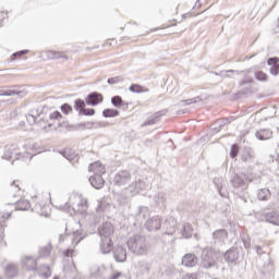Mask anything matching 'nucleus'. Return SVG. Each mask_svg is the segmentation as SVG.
I'll list each match as a JSON object with an SVG mask.
<instances>
[{
    "instance_id": "1",
    "label": "nucleus",
    "mask_w": 279,
    "mask_h": 279,
    "mask_svg": "<svg viewBox=\"0 0 279 279\" xmlns=\"http://www.w3.org/2000/svg\"><path fill=\"white\" fill-rule=\"evenodd\" d=\"M100 236V252L101 254H110L112 252V234H114V227L110 222H105L98 228Z\"/></svg>"
},
{
    "instance_id": "2",
    "label": "nucleus",
    "mask_w": 279,
    "mask_h": 279,
    "mask_svg": "<svg viewBox=\"0 0 279 279\" xmlns=\"http://www.w3.org/2000/svg\"><path fill=\"white\" fill-rule=\"evenodd\" d=\"M64 209L71 215L86 217L88 215V199L80 195H72L65 203Z\"/></svg>"
},
{
    "instance_id": "3",
    "label": "nucleus",
    "mask_w": 279,
    "mask_h": 279,
    "mask_svg": "<svg viewBox=\"0 0 279 279\" xmlns=\"http://www.w3.org/2000/svg\"><path fill=\"white\" fill-rule=\"evenodd\" d=\"M126 245L133 254L145 256L147 254V238L143 234H134L129 238Z\"/></svg>"
},
{
    "instance_id": "4",
    "label": "nucleus",
    "mask_w": 279,
    "mask_h": 279,
    "mask_svg": "<svg viewBox=\"0 0 279 279\" xmlns=\"http://www.w3.org/2000/svg\"><path fill=\"white\" fill-rule=\"evenodd\" d=\"M217 260H219V255L210 247H206L202 252L199 267L201 269H213L217 267Z\"/></svg>"
},
{
    "instance_id": "5",
    "label": "nucleus",
    "mask_w": 279,
    "mask_h": 279,
    "mask_svg": "<svg viewBox=\"0 0 279 279\" xmlns=\"http://www.w3.org/2000/svg\"><path fill=\"white\" fill-rule=\"evenodd\" d=\"M148 186L149 184H147L145 180H137L131 183L128 187H125L122 191V195L123 197H125V202H128V199H132V197H136V195L141 193V191H147Z\"/></svg>"
},
{
    "instance_id": "6",
    "label": "nucleus",
    "mask_w": 279,
    "mask_h": 279,
    "mask_svg": "<svg viewBox=\"0 0 279 279\" xmlns=\"http://www.w3.org/2000/svg\"><path fill=\"white\" fill-rule=\"evenodd\" d=\"M8 206H11V210L1 211L0 213V221H5L7 219H10L12 217V213L14 210H29L32 208V204L27 199H20L14 204H9Z\"/></svg>"
},
{
    "instance_id": "7",
    "label": "nucleus",
    "mask_w": 279,
    "mask_h": 279,
    "mask_svg": "<svg viewBox=\"0 0 279 279\" xmlns=\"http://www.w3.org/2000/svg\"><path fill=\"white\" fill-rule=\"evenodd\" d=\"M129 182H132V173L128 170L118 171L113 178V184L116 186H125Z\"/></svg>"
},
{
    "instance_id": "8",
    "label": "nucleus",
    "mask_w": 279,
    "mask_h": 279,
    "mask_svg": "<svg viewBox=\"0 0 279 279\" xmlns=\"http://www.w3.org/2000/svg\"><path fill=\"white\" fill-rule=\"evenodd\" d=\"M258 221L271 223V226H279V214L277 211H267L257 215Z\"/></svg>"
},
{
    "instance_id": "9",
    "label": "nucleus",
    "mask_w": 279,
    "mask_h": 279,
    "mask_svg": "<svg viewBox=\"0 0 279 279\" xmlns=\"http://www.w3.org/2000/svg\"><path fill=\"white\" fill-rule=\"evenodd\" d=\"M21 148L16 144L7 147L3 158L5 160H19L21 158Z\"/></svg>"
},
{
    "instance_id": "10",
    "label": "nucleus",
    "mask_w": 279,
    "mask_h": 279,
    "mask_svg": "<svg viewBox=\"0 0 279 279\" xmlns=\"http://www.w3.org/2000/svg\"><path fill=\"white\" fill-rule=\"evenodd\" d=\"M161 226L162 219L159 216H154L145 222V228L148 232H156V230H160Z\"/></svg>"
},
{
    "instance_id": "11",
    "label": "nucleus",
    "mask_w": 279,
    "mask_h": 279,
    "mask_svg": "<svg viewBox=\"0 0 279 279\" xmlns=\"http://www.w3.org/2000/svg\"><path fill=\"white\" fill-rule=\"evenodd\" d=\"M104 101V96L97 92H93L85 98L87 106H99Z\"/></svg>"
},
{
    "instance_id": "12",
    "label": "nucleus",
    "mask_w": 279,
    "mask_h": 279,
    "mask_svg": "<svg viewBox=\"0 0 279 279\" xmlns=\"http://www.w3.org/2000/svg\"><path fill=\"white\" fill-rule=\"evenodd\" d=\"M166 205H167L166 193H158L153 197V201L150 202V206H153V208H165Z\"/></svg>"
},
{
    "instance_id": "13",
    "label": "nucleus",
    "mask_w": 279,
    "mask_h": 279,
    "mask_svg": "<svg viewBox=\"0 0 279 279\" xmlns=\"http://www.w3.org/2000/svg\"><path fill=\"white\" fill-rule=\"evenodd\" d=\"M113 258L116 263H125L128 260V248L124 246H118L113 251Z\"/></svg>"
},
{
    "instance_id": "14",
    "label": "nucleus",
    "mask_w": 279,
    "mask_h": 279,
    "mask_svg": "<svg viewBox=\"0 0 279 279\" xmlns=\"http://www.w3.org/2000/svg\"><path fill=\"white\" fill-rule=\"evenodd\" d=\"M247 182H250V179L247 178V174H236L232 180V185L234 189H243L247 186Z\"/></svg>"
},
{
    "instance_id": "15",
    "label": "nucleus",
    "mask_w": 279,
    "mask_h": 279,
    "mask_svg": "<svg viewBox=\"0 0 279 279\" xmlns=\"http://www.w3.org/2000/svg\"><path fill=\"white\" fill-rule=\"evenodd\" d=\"M163 228H166V234L173 235L175 234V230L178 228V220L173 217H169L166 219V222L163 223Z\"/></svg>"
},
{
    "instance_id": "16",
    "label": "nucleus",
    "mask_w": 279,
    "mask_h": 279,
    "mask_svg": "<svg viewBox=\"0 0 279 279\" xmlns=\"http://www.w3.org/2000/svg\"><path fill=\"white\" fill-rule=\"evenodd\" d=\"M65 239H71L72 243H75V245H77V243H80V241H82L84 236L82 235V231H75L73 235H69L66 233H61L59 235L60 243H62V241H64Z\"/></svg>"
},
{
    "instance_id": "17",
    "label": "nucleus",
    "mask_w": 279,
    "mask_h": 279,
    "mask_svg": "<svg viewBox=\"0 0 279 279\" xmlns=\"http://www.w3.org/2000/svg\"><path fill=\"white\" fill-rule=\"evenodd\" d=\"M214 243H226L228 240V231L226 229H218L213 232Z\"/></svg>"
},
{
    "instance_id": "18",
    "label": "nucleus",
    "mask_w": 279,
    "mask_h": 279,
    "mask_svg": "<svg viewBox=\"0 0 279 279\" xmlns=\"http://www.w3.org/2000/svg\"><path fill=\"white\" fill-rule=\"evenodd\" d=\"M197 263V256H195L193 253H187L182 257V265L184 267H195Z\"/></svg>"
},
{
    "instance_id": "19",
    "label": "nucleus",
    "mask_w": 279,
    "mask_h": 279,
    "mask_svg": "<svg viewBox=\"0 0 279 279\" xmlns=\"http://www.w3.org/2000/svg\"><path fill=\"white\" fill-rule=\"evenodd\" d=\"M23 268L26 269V271H36L38 267V263L36 259L32 256L25 257L23 260Z\"/></svg>"
},
{
    "instance_id": "20",
    "label": "nucleus",
    "mask_w": 279,
    "mask_h": 279,
    "mask_svg": "<svg viewBox=\"0 0 279 279\" xmlns=\"http://www.w3.org/2000/svg\"><path fill=\"white\" fill-rule=\"evenodd\" d=\"M15 95H17V97H25L27 93L24 90L12 89V88L0 89V97H14Z\"/></svg>"
},
{
    "instance_id": "21",
    "label": "nucleus",
    "mask_w": 279,
    "mask_h": 279,
    "mask_svg": "<svg viewBox=\"0 0 279 279\" xmlns=\"http://www.w3.org/2000/svg\"><path fill=\"white\" fill-rule=\"evenodd\" d=\"M101 175L102 174H93L89 177V182L94 189H104V184H106V181Z\"/></svg>"
},
{
    "instance_id": "22",
    "label": "nucleus",
    "mask_w": 279,
    "mask_h": 279,
    "mask_svg": "<svg viewBox=\"0 0 279 279\" xmlns=\"http://www.w3.org/2000/svg\"><path fill=\"white\" fill-rule=\"evenodd\" d=\"M89 171H92L94 175H104L106 173V166H104L101 161H95L89 165Z\"/></svg>"
},
{
    "instance_id": "23",
    "label": "nucleus",
    "mask_w": 279,
    "mask_h": 279,
    "mask_svg": "<svg viewBox=\"0 0 279 279\" xmlns=\"http://www.w3.org/2000/svg\"><path fill=\"white\" fill-rule=\"evenodd\" d=\"M272 136H274V131H271L270 129H259L255 133V137L258 141H269V138H271Z\"/></svg>"
},
{
    "instance_id": "24",
    "label": "nucleus",
    "mask_w": 279,
    "mask_h": 279,
    "mask_svg": "<svg viewBox=\"0 0 279 279\" xmlns=\"http://www.w3.org/2000/svg\"><path fill=\"white\" fill-rule=\"evenodd\" d=\"M180 233L182 239H191V236H193V226L189 222H183Z\"/></svg>"
},
{
    "instance_id": "25",
    "label": "nucleus",
    "mask_w": 279,
    "mask_h": 279,
    "mask_svg": "<svg viewBox=\"0 0 279 279\" xmlns=\"http://www.w3.org/2000/svg\"><path fill=\"white\" fill-rule=\"evenodd\" d=\"M225 259L227 263H234V260H239V251L229 250L225 253Z\"/></svg>"
},
{
    "instance_id": "26",
    "label": "nucleus",
    "mask_w": 279,
    "mask_h": 279,
    "mask_svg": "<svg viewBox=\"0 0 279 279\" xmlns=\"http://www.w3.org/2000/svg\"><path fill=\"white\" fill-rule=\"evenodd\" d=\"M241 159L243 162H253L254 161V150L252 148H244Z\"/></svg>"
},
{
    "instance_id": "27",
    "label": "nucleus",
    "mask_w": 279,
    "mask_h": 279,
    "mask_svg": "<svg viewBox=\"0 0 279 279\" xmlns=\"http://www.w3.org/2000/svg\"><path fill=\"white\" fill-rule=\"evenodd\" d=\"M267 62H268V65L271 66L270 68L271 75H278L279 73L278 58H269Z\"/></svg>"
},
{
    "instance_id": "28",
    "label": "nucleus",
    "mask_w": 279,
    "mask_h": 279,
    "mask_svg": "<svg viewBox=\"0 0 279 279\" xmlns=\"http://www.w3.org/2000/svg\"><path fill=\"white\" fill-rule=\"evenodd\" d=\"M271 197V192L269 191V189H260L257 192V198L259 199V202H267V199H269Z\"/></svg>"
},
{
    "instance_id": "29",
    "label": "nucleus",
    "mask_w": 279,
    "mask_h": 279,
    "mask_svg": "<svg viewBox=\"0 0 279 279\" xmlns=\"http://www.w3.org/2000/svg\"><path fill=\"white\" fill-rule=\"evenodd\" d=\"M63 156L70 162H73V161L75 162V161L80 160V157L77 156V153H75V150L66 149L63 151Z\"/></svg>"
},
{
    "instance_id": "30",
    "label": "nucleus",
    "mask_w": 279,
    "mask_h": 279,
    "mask_svg": "<svg viewBox=\"0 0 279 279\" xmlns=\"http://www.w3.org/2000/svg\"><path fill=\"white\" fill-rule=\"evenodd\" d=\"M86 108V100L84 101L83 99H76L74 100V109L76 112H78V117H82V112Z\"/></svg>"
},
{
    "instance_id": "31",
    "label": "nucleus",
    "mask_w": 279,
    "mask_h": 279,
    "mask_svg": "<svg viewBox=\"0 0 279 279\" xmlns=\"http://www.w3.org/2000/svg\"><path fill=\"white\" fill-rule=\"evenodd\" d=\"M129 90H130L131 93H135V94L149 93V88L144 87V86H141V85H138V84H132V85L129 87Z\"/></svg>"
},
{
    "instance_id": "32",
    "label": "nucleus",
    "mask_w": 279,
    "mask_h": 279,
    "mask_svg": "<svg viewBox=\"0 0 279 279\" xmlns=\"http://www.w3.org/2000/svg\"><path fill=\"white\" fill-rule=\"evenodd\" d=\"M5 274H7L8 278H14V276H16V274H19V267L14 264H10L5 268Z\"/></svg>"
},
{
    "instance_id": "33",
    "label": "nucleus",
    "mask_w": 279,
    "mask_h": 279,
    "mask_svg": "<svg viewBox=\"0 0 279 279\" xmlns=\"http://www.w3.org/2000/svg\"><path fill=\"white\" fill-rule=\"evenodd\" d=\"M34 210L35 213H37V215H41L43 217H49V213H47V206L36 204L34 206Z\"/></svg>"
},
{
    "instance_id": "34",
    "label": "nucleus",
    "mask_w": 279,
    "mask_h": 279,
    "mask_svg": "<svg viewBox=\"0 0 279 279\" xmlns=\"http://www.w3.org/2000/svg\"><path fill=\"white\" fill-rule=\"evenodd\" d=\"M102 116H104L106 119L119 117V110H117V109H105V110L102 111Z\"/></svg>"
},
{
    "instance_id": "35",
    "label": "nucleus",
    "mask_w": 279,
    "mask_h": 279,
    "mask_svg": "<svg viewBox=\"0 0 279 279\" xmlns=\"http://www.w3.org/2000/svg\"><path fill=\"white\" fill-rule=\"evenodd\" d=\"M39 276H41L43 278H51V268H49L48 265H43L40 267Z\"/></svg>"
},
{
    "instance_id": "36",
    "label": "nucleus",
    "mask_w": 279,
    "mask_h": 279,
    "mask_svg": "<svg viewBox=\"0 0 279 279\" xmlns=\"http://www.w3.org/2000/svg\"><path fill=\"white\" fill-rule=\"evenodd\" d=\"M159 119H160L159 116H153V117L148 118L147 121H145L142 124V128H147V125H156V123H158Z\"/></svg>"
},
{
    "instance_id": "37",
    "label": "nucleus",
    "mask_w": 279,
    "mask_h": 279,
    "mask_svg": "<svg viewBox=\"0 0 279 279\" xmlns=\"http://www.w3.org/2000/svg\"><path fill=\"white\" fill-rule=\"evenodd\" d=\"M46 56H47L48 60H59V58H64V56H62V53L56 52L53 50L47 51Z\"/></svg>"
},
{
    "instance_id": "38",
    "label": "nucleus",
    "mask_w": 279,
    "mask_h": 279,
    "mask_svg": "<svg viewBox=\"0 0 279 279\" xmlns=\"http://www.w3.org/2000/svg\"><path fill=\"white\" fill-rule=\"evenodd\" d=\"M49 254H51V245L50 244H48L39 250V256L41 258L49 256Z\"/></svg>"
},
{
    "instance_id": "39",
    "label": "nucleus",
    "mask_w": 279,
    "mask_h": 279,
    "mask_svg": "<svg viewBox=\"0 0 279 279\" xmlns=\"http://www.w3.org/2000/svg\"><path fill=\"white\" fill-rule=\"evenodd\" d=\"M149 215V207L147 206H140L137 209V216L138 217H143V219H145V217H147Z\"/></svg>"
},
{
    "instance_id": "40",
    "label": "nucleus",
    "mask_w": 279,
    "mask_h": 279,
    "mask_svg": "<svg viewBox=\"0 0 279 279\" xmlns=\"http://www.w3.org/2000/svg\"><path fill=\"white\" fill-rule=\"evenodd\" d=\"M111 104L116 108H121V106H123V98H121V96H113L111 98Z\"/></svg>"
},
{
    "instance_id": "41",
    "label": "nucleus",
    "mask_w": 279,
    "mask_h": 279,
    "mask_svg": "<svg viewBox=\"0 0 279 279\" xmlns=\"http://www.w3.org/2000/svg\"><path fill=\"white\" fill-rule=\"evenodd\" d=\"M61 112L63 114H71V113H73V107L69 104H63L61 106Z\"/></svg>"
},
{
    "instance_id": "42",
    "label": "nucleus",
    "mask_w": 279,
    "mask_h": 279,
    "mask_svg": "<svg viewBox=\"0 0 279 279\" xmlns=\"http://www.w3.org/2000/svg\"><path fill=\"white\" fill-rule=\"evenodd\" d=\"M255 77L258 82H267V74L263 71L255 72Z\"/></svg>"
},
{
    "instance_id": "43",
    "label": "nucleus",
    "mask_w": 279,
    "mask_h": 279,
    "mask_svg": "<svg viewBox=\"0 0 279 279\" xmlns=\"http://www.w3.org/2000/svg\"><path fill=\"white\" fill-rule=\"evenodd\" d=\"M239 156V144H233L230 150V158H236Z\"/></svg>"
},
{
    "instance_id": "44",
    "label": "nucleus",
    "mask_w": 279,
    "mask_h": 279,
    "mask_svg": "<svg viewBox=\"0 0 279 279\" xmlns=\"http://www.w3.org/2000/svg\"><path fill=\"white\" fill-rule=\"evenodd\" d=\"M95 114V109H83V111L81 112V117H94Z\"/></svg>"
},
{
    "instance_id": "45",
    "label": "nucleus",
    "mask_w": 279,
    "mask_h": 279,
    "mask_svg": "<svg viewBox=\"0 0 279 279\" xmlns=\"http://www.w3.org/2000/svg\"><path fill=\"white\" fill-rule=\"evenodd\" d=\"M140 265H141V269H142V271L144 274H148L149 272V269H150L149 263L141 262Z\"/></svg>"
},
{
    "instance_id": "46",
    "label": "nucleus",
    "mask_w": 279,
    "mask_h": 279,
    "mask_svg": "<svg viewBox=\"0 0 279 279\" xmlns=\"http://www.w3.org/2000/svg\"><path fill=\"white\" fill-rule=\"evenodd\" d=\"M99 271H101V268H99V266L92 267V276L94 278H99V276H101V274H99Z\"/></svg>"
},
{
    "instance_id": "47",
    "label": "nucleus",
    "mask_w": 279,
    "mask_h": 279,
    "mask_svg": "<svg viewBox=\"0 0 279 279\" xmlns=\"http://www.w3.org/2000/svg\"><path fill=\"white\" fill-rule=\"evenodd\" d=\"M108 84L112 85V84H119V82H123V78H121V76H114L111 78H108Z\"/></svg>"
},
{
    "instance_id": "48",
    "label": "nucleus",
    "mask_w": 279,
    "mask_h": 279,
    "mask_svg": "<svg viewBox=\"0 0 279 279\" xmlns=\"http://www.w3.org/2000/svg\"><path fill=\"white\" fill-rule=\"evenodd\" d=\"M49 119L58 121V119H62V113H60V111H54L49 116Z\"/></svg>"
},
{
    "instance_id": "49",
    "label": "nucleus",
    "mask_w": 279,
    "mask_h": 279,
    "mask_svg": "<svg viewBox=\"0 0 279 279\" xmlns=\"http://www.w3.org/2000/svg\"><path fill=\"white\" fill-rule=\"evenodd\" d=\"M181 279H197V274L187 272V274L183 275Z\"/></svg>"
},
{
    "instance_id": "50",
    "label": "nucleus",
    "mask_w": 279,
    "mask_h": 279,
    "mask_svg": "<svg viewBox=\"0 0 279 279\" xmlns=\"http://www.w3.org/2000/svg\"><path fill=\"white\" fill-rule=\"evenodd\" d=\"M221 179H219V178H215L214 179V184H216V186H217V190H218V193L220 194V195H223V194H221V186L219 185L220 183H221Z\"/></svg>"
},
{
    "instance_id": "51",
    "label": "nucleus",
    "mask_w": 279,
    "mask_h": 279,
    "mask_svg": "<svg viewBox=\"0 0 279 279\" xmlns=\"http://www.w3.org/2000/svg\"><path fill=\"white\" fill-rule=\"evenodd\" d=\"M252 82H254L253 77H245L240 82V86H245V84H252Z\"/></svg>"
},
{
    "instance_id": "52",
    "label": "nucleus",
    "mask_w": 279,
    "mask_h": 279,
    "mask_svg": "<svg viewBox=\"0 0 279 279\" xmlns=\"http://www.w3.org/2000/svg\"><path fill=\"white\" fill-rule=\"evenodd\" d=\"M11 189L14 193H19V191H21V187L19 186V183H16V181H13L11 183Z\"/></svg>"
},
{
    "instance_id": "53",
    "label": "nucleus",
    "mask_w": 279,
    "mask_h": 279,
    "mask_svg": "<svg viewBox=\"0 0 279 279\" xmlns=\"http://www.w3.org/2000/svg\"><path fill=\"white\" fill-rule=\"evenodd\" d=\"M96 213H104V203L98 202V205L96 207Z\"/></svg>"
},
{
    "instance_id": "54",
    "label": "nucleus",
    "mask_w": 279,
    "mask_h": 279,
    "mask_svg": "<svg viewBox=\"0 0 279 279\" xmlns=\"http://www.w3.org/2000/svg\"><path fill=\"white\" fill-rule=\"evenodd\" d=\"M184 104L186 106H191V104H197V98H192V99L184 100Z\"/></svg>"
},
{
    "instance_id": "55",
    "label": "nucleus",
    "mask_w": 279,
    "mask_h": 279,
    "mask_svg": "<svg viewBox=\"0 0 279 279\" xmlns=\"http://www.w3.org/2000/svg\"><path fill=\"white\" fill-rule=\"evenodd\" d=\"M27 53V50H21L19 52L13 53L15 58H21V56H25Z\"/></svg>"
},
{
    "instance_id": "56",
    "label": "nucleus",
    "mask_w": 279,
    "mask_h": 279,
    "mask_svg": "<svg viewBox=\"0 0 279 279\" xmlns=\"http://www.w3.org/2000/svg\"><path fill=\"white\" fill-rule=\"evenodd\" d=\"M26 119L29 123H36V117H34L33 114H28Z\"/></svg>"
},
{
    "instance_id": "57",
    "label": "nucleus",
    "mask_w": 279,
    "mask_h": 279,
    "mask_svg": "<svg viewBox=\"0 0 279 279\" xmlns=\"http://www.w3.org/2000/svg\"><path fill=\"white\" fill-rule=\"evenodd\" d=\"M64 256H65L66 258H71V256H73V250H71V248L66 250V251L64 252Z\"/></svg>"
},
{
    "instance_id": "58",
    "label": "nucleus",
    "mask_w": 279,
    "mask_h": 279,
    "mask_svg": "<svg viewBox=\"0 0 279 279\" xmlns=\"http://www.w3.org/2000/svg\"><path fill=\"white\" fill-rule=\"evenodd\" d=\"M226 73H233L234 75H241L243 72H239L236 70H228Z\"/></svg>"
},
{
    "instance_id": "59",
    "label": "nucleus",
    "mask_w": 279,
    "mask_h": 279,
    "mask_svg": "<svg viewBox=\"0 0 279 279\" xmlns=\"http://www.w3.org/2000/svg\"><path fill=\"white\" fill-rule=\"evenodd\" d=\"M5 231V229L3 228L2 225H0V239H3L4 234L3 232Z\"/></svg>"
},
{
    "instance_id": "60",
    "label": "nucleus",
    "mask_w": 279,
    "mask_h": 279,
    "mask_svg": "<svg viewBox=\"0 0 279 279\" xmlns=\"http://www.w3.org/2000/svg\"><path fill=\"white\" fill-rule=\"evenodd\" d=\"M256 252H257V254H263V247H260V246H256Z\"/></svg>"
},
{
    "instance_id": "61",
    "label": "nucleus",
    "mask_w": 279,
    "mask_h": 279,
    "mask_svg": "<svg viewBox=\"0 0 279 279\" xmlns=\"http://www.w3.org/2000/svg\"><path fill=\"white\" fill-rule=\"evenodd\" d=\"M244 247H250V243L245 242Z\"/></svg>"
},
{
    "instance_id": "62",
    "label": "nucleus",
    "mask_w": 279,
    "mask_h": 279,
    "mask_svg": "<svg viewBox=\"0 0 279 279\" xmlns=\"http://www.w3.org/2000/svg\"><path fill=\"white\" fill-rule=\"evenodd\" d=\"M277 162H278V165H279V154H278V156H277Z\"/></svg>"
},
{
    "instance_id": "63",
    "label": "nucleus",
    "mask_w": 279,
    "mask_h": 279,
    "mask_svg": "<svg viewBox=\"0 0 279 279\" xmlns=\"http://www.w3.org/2000/svg\"><path fill=\"white\" fill-rule=\"evenodd\" d=\"M121 203H122V204H125V201L122 199Z\"/></svg>"
},
{
    "instance_id": "64",
    "label": "nucleus",
    "mask_w": 279,
    "mask_h": 279,
    "mask_svg": "<svg viewBox=\"0 0 279 279\" xmlns=\"http://www.w3.org/2000/svg\"><path fill=\"white\" fill-rule=\"evenodd\" d=\"M53 279H58V277H54Z\"/></svg>"
}]
</instances>
